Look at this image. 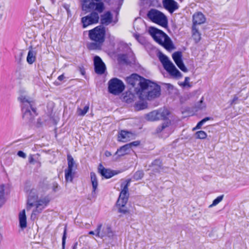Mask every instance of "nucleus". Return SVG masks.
<instances>
[{
  "label": "nucleus",
  "instance_id": "1",
  "mask_svg": "<svg viewBox=\"0 0 249 249\" xmlns=\"http://www.w3.org/2000/svg\"><path fill=\"white\" fill-rule=\"evenodd\" d=\"M18 99L21 104L23 118L27 122H32L37 115L34 99L24 90H19Z\"/></svg>",
  "mask_w": 249,
  "mask_h": 249
},
{
  "label": "nucleus",
  "instance_id": "2",
  "mask_svg": "<svg viewBox=\"0 0 249 249\" xmlns=\"http://www.w3.org/2000/svg\"><path fill=\"white\" fill-rule=\"evenodd\" d=\"M148 33L157 43L167 50L170 51L175 48L170 38L162 31L150 27L148 29Z\"/></svg>",
  "mask_w": 249,
  "mask_h": 249
},
{
  "label": "nucleus",
  "instance_id": "3",
  "mask_svg": "<svg viewBox=\"0 0 249 249\" xmlns=\"http://www.w3.org/2000/svg\"><path fill=\"white\" fill-rule=\"evenodd\" d=\"M138 91L141 98L150 100L160 96V88L158 85L146 80V84Z\"/></svg>",
  "mask_w": 249,
  "mask_h": 249
},
{
  "label": "nucleus",
  "instance_id": "4",
  "mask_svg": "<svg viewBox=\"0 0 249 249\" xmlns=\"http://www.w3.org/2000/svg\"><path fill=\"white\" fill-rule=\"evenodd\" d=\"M106 31L105 27L102 25L96 27L89 31V36L90 40L95 42L89 45V48L95 49L98 47V44L102 43L105 40Z\"/></svg>",
  "mask_w": 249,
  "mask_h": 249
},
{
  "label": "nucleus",
  "instance_id": "5",
  "mask_svg": "<svg viewBox=\"0 0 249 249\" xmlns=\"http://www.w3.org/2000/svg\"><path fill=\"white\" fill-rule=\"evenodd\" d=\"M147 16L153 22L163 27L167 25V19L165 15L157 9H151L147 13Z\"/></svg>",
  "mask_w": 249,
  "mask_h": 249
},
{
  "label": "nucleus",
  "instance_id": "6",
  "mask_svg": "<svg viewBox=\"0 0 249 249\" xmlns=\"http://www.w3.org/2000/svg\"><path fill=\"white\" fill-rule=\"evenodd\" d=\"M101 0H83L82 9L87 12L94 10L99 13H102L104 9V3L100 2Z\"/></svg>",
  "mask_w": 249,
  "mask_h": 249
},
{
  "label": "nucleus",
  "instance_id": "7",
  "mask_svg": "<svg viewBox=\"0 0 249 249\" xmlns=\"http://www.w3.org/2000/svg\"><path fill=\"white\" fill-rule=\"evenodd\" d=\"M130 183V179H127L121 184V187L122 189L117 202L118 206H124L126 204L129 196L128 186Z\"/></svg>",
  "mask_w": 249,
  "mask_h": 249
},
{
  "label": "nucleus",
  "instance_id": "8",
  "mask_svg": "<svg viewBox=\"0 0 249 249\" xmlns=\"http://www.w3.org/2000/svg\"><path fill=\"white\" fill-rule=\"evenodd\" d=\"M108 91L110 93L118 95L124 89L123 82L118 78H114L108 82Z\"/></svg>",
  "mask_w": 249,
  "mask_h": 249
},
{
  "label": "nucleus",
  "instance_id": "9",
  "mask_svg": "<svg viewBox=\"0 0 249 249\" xmlns=\"http://www.w3.org/2000/svg\"><path fill=\"white\" fill-rule=\"evenodd\" d=\"M96 236L101 238L111 237L113 235L111 226L108 224H100L95 230Z\"/></svg>",
  "mask_w": 249,
  "mask_h": 249
},
{
  "label": "nucleus",
  "instance_id": "10",
  "mask_svg": "<svg viewBox=\"0 0 249 249\" xmlns=\"http://www.w3.org/2000/svg\"><path fill=\"white\" fill-rule=\"evenodd\" d=\"M93 11L88 15L81 18V23L83 28H86L88 26L96 24L98 22L99 19V16L96 11L92 10Z\"/></svg>",
  "mask_w": 249,
  "mask_h": 249
},
{
  "label": "nucleus",
  "instance_id": "11",
  "mask_svg": "<svg viewBox=\"0 0 249 249\" xmlns=\"http://www.w3.org/2000/svg\"><path fill=\"white\" fill-rule=\"evenodd\" d=\"M126 82L134 87L136 85H139L140 87L139 89H141L142 87L145 86L146 84V79L142 78L137 74H132L130 76L126 78Z\"/></svg>",
  "mask_w": 249,
  "mask_h": 249
},
{
  "label": "nucleus",
  "instance_id": "12",
  "mask_svg": "<svg viewBox=\"0 0 249 249\" xmlns=\"http://www.w3.org/2000/svg\"><path fill=\"white\" fill-rule=\"evenodd\" d=\"M49 202V199L47 197H45L37 200L35 204V206H36V209L33 211L31 217H32L33 215H36L37 213H41L42 210L47 206Z\"/></svg>",
  "mask_w": 249,
  "mask_h": 249
},
{
  "label": "nucleus",
  "instance_id": "13",
  "mask_svg": "<svg viewBox=\"0 0 249 249\" xmlns=\"http://www.w3.org/2000/svg\"><path fill=\"white\" fill-rule=\"evenodd\" d=\"M94 65L95 71L98 74H103L106 69L105 64L98 56H95L94 58Z\"/></svg>",
  "mask_w": 249,
  "mask_h": 249
},
{
  "label": "nucleus",
  "instance_id": "14",
  "mask_svg": "<svg viewBox=\"0 0 249 249\" xmlns=\"http://www.w3.org/2000/svg\"><path fill=\"white\" fill-rule=\"evenodd\" d=\"M163 5L171 13L178 8L177 3L174 0H163Z\"/></svg>",
  "mask_w": 249,
  "mask_h": 249
},
{
  "label": "nucleus",
  "instance_id": "15",
  "mask_svg": "<svg viewBox=\"0 0 249 249\" xmlns=\"http://www.w3.org/2000/svg\"><path fill=\"white\" fill-rule=\"evenodd\" d=\"M38 196L36 194L35 190H31L30 192L27 200V211L30 210L32 207L35 206V204L37 200Z\"/></svg>",
  "mask_w": 249,
  "mask_h": 249
},
{
  "label": "nucleus",
  "instance_id": "16",
  "mask_svg": "<svg viewBox=\"0 0 249 249\" xmlns=\"http://www.w3.org/2000/svg\"><path fill=\"white\" fill-rule=\"evenodd\" d=\"M205 18L202 13H196L193 16V26L201 24L205 21Z\"/></svg>",
  "mask_w": 249,
  "mask_h": 249
},
{
  "label": "nucleus",
  "instance_id": "17",
  "mask_svg": "<svg viewBox=\"0 0 249 249\" xmlns=\"http://www.w3.org/2000/svg\"><path fill=\"white\" fill-rule=\"evenodd\" d=\"M134 135L130 132L122 130L119 134L118 139L120 141L125 142L133 139Z\"/></svg>",
  "mask_w": 249,
  "mask_h": 249
},
{
  "label": "nucleus",
  "instance_id": "18",
  "mask_svg": "<svg viewBox=\"0 0 249 249\" xmlns=\"http://www.w3.org/2000/svg\"><path fill=\"white\" fill-rule=\"evenodd\" d=\"M98 172L102 176L106 178H109L115 175L113 171L105 168L101 164L98 168Z\"/></svg>",
  "mask_w": 249,
  "mask_h": 249
},
{
  "label": "nucleus",
  "instance_id": "19",
  "mask_svg": "<svg viewBox=\"0 0 249 249\" xmlns=\"http://www.w3.org/2000/svg\"><path fill=\"white\" fill-rule=\"evenodd\" d=\"M36 51L32 46L29 47V50L27 56V62L29 64H33L36 60Z\"/></svg>",
  "mask_w": 249,
  "mask_h": 249
},
{
  "label": "nucleus",
  "instance_id": "20",
  "mask_svg": "<svg viewBox=\"0 0 249 249\" xmlns=\"http://www.w3.org/2000/svg\"><path fill=\"white\" fill-rule=\"evenodd\" d=\"M167 71H168L170 75L177 77L179 78L181 77L182 75L180 72L176 68L175 66L172 63L170 66H169L167 68L165 69Z\"/></svg>",
  "mask_w": 249,
  "mask_h": 249
},
{
  "label": "nucleus",
  "instance_id": "21",
  "mask_svg": "<svg viewBox=\"0 0 249 249\" xmlns=\"http://www.w3.org/2000/svg\"><path fill=\"white\" fill-rule=\"evenodd\" d=\"M158 57L164 69L167 68L169 66L173 63L171 61L169 60L168 57L162 53L161 52L159 53Z\"/></svg>",
  "mask_w": 249,
  "mask_h": 249
},
{
  "label": "nucleus",
  "instance_id": "22",
  "mask_svg": "<svg viewBox=\"0 0 249 249\" xmlns=\"http://www.w3.org/2000/svg\"><path fill=\"white\" fill-rule=\"evenodd\" d=\"M112 20V16L109 11L107 12L101 17V22L102 24L107 25L110 24Z\"/></svg>",
  "mask_w": 249,
  "mask_h": 249
},
{
  "label": "nucleus",
  "instance_id": "23",
  "mask_svg": "<svg viewBox=\"0 0 249 249\" xmlns=\"http://www.w3.org/2000/svg\"><path fill=\"white\" fill-rule=\"evenodd\" d=\"M130 150V145L127 143L118 149L116 152L115 155L118 154L119 156H123L129 153Z\"/></svg>",
  "mask_w": 249,
  "mask_h": 249
},
{
  "label": "nucleus",
  "instance_id": "24",
  "mask_svg": "<svg viewBox=\"0 0 249 249\" xmlns=\"http://www.w3.org/2000/svg\"><path fill=\"white\" fill-rule=\"evenodd\" d=\"M19 221L20 227L23 229L27 227L26 216L25 210H22L19 214Z\"/></svg>",
  "mask_w": 249,
  "mask_h": 249
},
{
  "label": "nucleus",
  "instance_id": "25",
  "mask_svg": "<svg viewBox=\"0 0 249 249\" xmlns=\"http://www.w3.org/2000/svg\"><path fill=\"white\" fill-rule=\"evenodd\" d=\"M90 179L92 186V194H96V190L97 189L98 182L96 175L94 172L90 173Z\"/></svg>",
  "mask_w": 249,
  "mask_h": 249
},
{
  "label": "nucleus",
  "instance_id": "26",
  "mask_svg": "<svg viewBox=\"0 0 249 249\" xmlns=\"http://www.w3.org/2000/svg\"><path fill=\"white\" fill-rule=\"evenodd\" d=\"M146 119L148 121H155L159 120L158 110H155L146 115Z\"/></svg>",
  "mask_w": 249,
  "mask_h": 249
},
{
  "label": "nucleus",
  "instance_id": "27",
  "mask_svg": "<svg viewBox=\"0 0 249 249\" xmlns=\"http://www.w3.org/2000/svg\"><path fill=\"white\" fill-rule=\"evenodd\" d=\"M159 113V120L166 119L170 114L169 111L167 108H160L158 110Z\"/></svg>",
  "mask_w": 249,
  "mask_h": 249
},
{
  "label": "nucleus",
  "instance_id": "28",
  "mask_svg": "<svg viewBox=\"0 0 249 249\" xmlns=\"http://www.w3.org/2000/svg\"><path fill=\"white\" fill-rule=\"evenodd\" d=\"M192 34L193 37L195 40L196 42H198L199 41L201 38L200 34L199 33L198 30L195 26H193L192 27Z\"/></svg>",
  "mask_w": 249,
  "mask_h": 249
},
{
  "label": "nucleus",
  "instance_id": "29",
  "mask_svg": "<svg viewBox=\"0 0 249 249\" xmlns=\"http://www.w3.org/2000/svg\"><path fill=\"white\" fill-rule=\"evenodd\" d=\"M68 168L66 170L73 171V168L75 167V162L73 158L71 155H68Z\"/></svg>",
  "mask_w": 249,
  "mask_h": 249
},
{
  "label": "nucleus",
  "instance_id": "30",
  "mask_svg": "<svg viewBox=\"0 0 249 249\" xmlns=\"http://www.w3.org/2000/svg\"><path fill=\"white\" fill-rule=\"evenodd\" d=\"M4 187V185H0V208L5 203Z\"/></svg>",
  "mask_w": 249,
  "mask_h": 249
},
{
  "label": "nucleus",
  "instance_id": "31",
  "mask_svg": "<svg viewBox=\"0 0 249 249\" xmlns=\"http://www.w3.org/2000/svg\"><path fill=\"white\" fill-rule=\"evenodd\" d=\"M171 124V122L170 121H166L165 122H164L161 125L159 126L157 129L156 132L157 133H160L161 132L163 129H164L165 128L168 127Z\"/></svg>",
  "mask_w": 249,
  "mask_h": 249
},
{
  "label": "nucleus",
  "instance_id": "32",
  "mask_svg": "<svg viewBox=\"0 0 249 249\" xmlns=\"http://www.w3.org/2000/svg\"><path fill=\"white\" fill-rule=\"evenodd\" d=\"M181 57V53L179 52H176L172 54V58L176 63L182 60Z\"/></svg>",
  "mask_w": 249,
  "mask_h": 249
},
{
  "label": "nucleus",
  "instance_id": "33",
  "mask_svg": "<svg viewBox=\"0 0 249 249\" xmlns=\"http://www.w3.org/2000/svg\"><path fill=\"white\" fill-rule=\"evenodd\" d=\"M65 177L67 182H71L73 180L72 171L68 170H65Z\"/></svg>",
  "mask_w": 249,
  "mask_h": 249
},
{
  "label": "nucleus",
  "instance_id": "34",
  "mask_svg": "<svg viewBox=\"0 0 249 249\" xmlns=\"http://www.w3.org/2000/svg\"><path fill=\"white\" fill-rule=\"evenodd\" d=\"M38 154L36 155H32L30 154L28 157V160L30 164H34L36 162H37L38 161V158L39 157Z\"/></svg>",
  "mask_w": 249,
  "mask_h": 249
},
{
  "label": "nucleus",
  "instance_id": "35",
  "mask_svg": "<svg viewBox=\"0 0 249 249\" xmlns=\"http://www.w3.org/2000/svg\"><path fill=\"white\" fill-rule=\"evenodd\" d=\"M213 120V119L211 117H207L202 119L201 121L199 122L196 126L194 128L193 130L197 129H200L201 127V126L207 121Z\"/></svg>",
  "mask_w": 249,
  "mask_h": 249
},
{
  "label": "nucleus",
  "instance_id": "36",
  "mask_svg": "<svg viewBox=\"0 0 249 249\" xmlns=\"http://www.w3.org/2000/svg\"><path fill=\"white\" fill-rule=\"evenodd\" d=\"M89 109V107L86 106L83 109L80 108H78L77 110V113L79 116H84L88 111Z\"/></svg>",
  "mask_w": 249,
  "mask_h": 249
},
{
  "label": "nucleus",
  "instance_id": "37",
  "mask_svg": "<svg viewBox=\"0 0 249 249\" xmlns=\"http://www.w3.org/2000/svg\"><path fill=\"white\" fill-rule=\"evenodd\" d=\"M195 135L196 138L200 139H204L207 137V134L205 131L202 130L197 131L195 133Z\"/></svg>",
  "mask_w": 249,
  "mask_h": 249
},
{
  "label": "nucleus",
  "instance_id": "38",
  "mask_svg": "<svg viewBox=\"0 0 249 249\" xmlns=\"http://www.w3.org/2000/svg\"><path fill=\"white\" fill-rule=\"evenodd\" d=\"M143 172L142 170L138 171L134 174L133 178L135 180L141 179L143 176Z\"/></svg>",
  "mask_w": 249,
  "mask_h": 249
},
{
  "label": "nucleus",
  "instance_id": "39",
  "mask_svg": "<svg viewBox=\"0 0 249 249\" xmlns=\"http://www.w3.org/2000/svg\"><path fill=\"white\" fill-rule=\"evenodd\" d=\"M223 197L224 195L218 196L216 198L213 200V203L210 205L209 207H212L213 206H216L223 200Z\"/></svg>",
  "mask_w": 249,
  "mask_h": 249
},
{
  "label": "nucleus",
  "instance_id": "40",
  "mask_svg": "<svg viewBox=\"0 0 249 249\" xmlns=\"http://www.w3.org/2000/svg\"><path fill=\"white\" fill-rule=\"evenodd\" d=\"M178 67L183 72H187V69L185 66L182 60L176 63Z\"/></svg>",
  "mask_w": 249,
  "mask_h": 249
},
{
  "label": "nucleus",
  "instance_id": "41",
  "mask_svg": "<svg viewBox=\"0 0 249 249\" xmlns=\"http://www.w3.org/2000/svg\"><path fill=\"white\" fill-rule=\"evenodd\" d=\"M189 80H190L189 77H186L185 78L184 81L183 82L180 83L179 84V85L180 86H182L183 87H191V85L189 83Z\"/></svg>",
  "mask_w": 249,
  "mask_h": 249
},
{
  "label": "nucleus",
  "instance_id": "42",
  "mask_svg": "<svg viewBox=\"0 0 249 249\" xmlns=\"http://www.w3.org/2000/svg\"><path fill=\"white\" fill-rule=\"evenodd\" d=\"M66 235H67V229H66V228L65 227L64 229L63 235V237H62V246L63 249H64V248H65V245L66 239Z\"/></svg>",
  "mask_w": 249,
  "mask_h": 249
},
{
  "label": "nucleus",
  "instance_id": "43",
  "mask_svg": "<svg viewBox=\"0 0 249 249\" xmlns=\"http://www.w3.org/2000/svg\"><path fill=\"white\" fill-rule=\"evenodd\" d=\"M63 6L66 10L68 15H69L71 13V11L70 10V8L71 6V3L70 2L64 3L63 4Z\"/></svg>",
  "mask_w": 249,
  "mask_h": 249
},
{
  "label": "nucleus",
  "instance_id": "44",
  "mask_svg": "<svg viewBox=\"0 0 249 249\" xmlns=\"http://www.w3.org/2000/svg\"><path fill=\"white\" fill-rule=\"evenodd\" d=\"M118 211L120 213H122L123 214H126L128 213V210L126 209V208L125 207V206H120Z\"/></svg>",
  "mask_w": 249,
  "mask_h": 249
},
{
  "label": "nucleus",
  "instance_id": "45",
  "mask_svg": "<svg viewBox=\"0 0 249 249\" xmlns=\"http://www.w3.org/2000/svg\"><path fill=\"white\" fill-rule=\"evenodd\" d=\"M205 105L203 104V98H202L200 101L199 104L197 105L196 108L197 110H198L202 109L203 108H205Z\"/></svg>",
  "mask_w": 249,
  "mask_h": 249
},
{
  "label": "nucleus",
  "instance_id": "46",
  "mask_svg": "<svg viewBox=\"0 0 249 249\" xmlns=\"http://www.w3.org/2000/svg\"><path fill=\"white\" fill-rule=\"evenodd\" d=\"M140 144V142L139 141H136L128 143V144L130 145V148L131 149L133 146H137Z\"/></svg>",
  "mask_w": 249,
  "mask_h": 249
},
{
  "label": "nucleus",
  "instance_id": "47",
  "mask_svg": "<svg viewBox=\"0 0 249 249\" xmlns=\"http://www.w3.org/2000/svg\"><path fill=\"white\" fill-rule=\"evenodd\" d=\"M17 155L19 157L25 159L26 158V154L22 151H19L18 152Z\"/></svg>",
  "mask_w": 249,
  "mask_h": 249
},
{
  "label": "nucleus",
  "instance_id": "48",
  "mask_svg": "<svg viewBox=\"0 0 249 249\" xmlns=\"http://www.w3.org/2000/svg\"><path fill=\"white\" fill-rule=\"evenodd\" d=\"M53 190L56 192L58 191V184L56 182H54L53 184V187H52Z\"/></svg>",
  "mask_w": 249,
  "mask_h": 249
},
{
  "label": "nucleus",
  "instance_id": "49",
  "mask_svg": "<svg viewBox=\"0 0 249 249\" xmlns=\"http://www.w3.org/2000/svg\"><path fill=\"white\" fill-rule=\"evenodd\" d=\"M153 165H158L159 166H160L161 165V161L159 160H155L152 163Z\"/></svg>",
  "mask_w": 249,
  "mask_h": 249
},
{
  "label": "nucleus",
  "instance_id": "50",
  "mask_svg": "<svg viewBox=\"0 0 249 249\" xmlns=\"http://www.w3.org/2000/svg\"><path fill=\"white\" fill-rule=\"evenodd\" d=\"M238 99V97L236 96V95H235L232 99V100L231 101V105L233 104H236V101Z\"/></svg>",
  "mask_w": 249,
  "mask_h": 249
},
{
  "label": "nucleus",
  "instance_id": "51",
  "mask_svg": "<svg viewBox=\"0 0 249 249\" xmlns=\"http://www.w3.org/2000/svg\"><path fill=\"white\" fill-rule=\"evenodd\" d=\"M65 78V76L64 75V74H61V75L59 76L58 77V80H59V81H62Z\"/></svg>",
  "mask_w": 249,
  "mask_h": 249
},
{
  "label": "nucleus",
  "instance_id": "52",
  "mask_svg": "<svg viewBox=\"0 0 249 249\" xmlns=\"http://www.w3.org/2000/svg\"><path fill=\"white\" fill-rule=\"evenodd\" d=\"M105 155L107 156V157H109V156H110L111 155V154L110 152L109 151H106L105 152Z\"/></svg>",
  "mask_w": 249,
  "mask_h": 249
},
{
  "label": "nucleus",
  "instance_id": "53",
  "mask_svg": "<svg viewBox=\"0 0 249 249\" xmlns=\"http://www.w3.org/2000/svg\"><path fill=\"white\" fill-rule=\"evenodd\" d=\"M89 234H90V235H96L95 231H90L89 232Z\"/></svg>",
  "mask_w": 249,
  "mask_h": 249
},
{
  "label": "nucleus",
  "instance_id": "54",
  "mask_svg": "<svg viewBox=\"0 0 249 249\" xmlns=\"http://www.w3.org/2000/svg\"><path fill=\"white\" fill-rule=\"evenodd\" d=\"M77 245H78V243L75 242L74 243L73 246L72 247V249H76Z\"/></svg>",
  "mask_w": 249,
  "mask_h": 249
},
{
  "label": "nucleus",
  "instance_id": "55",
  "mask_svg": "<svg viewBox=\"0 0 249 249\" xmlns=\"http://www.w3.org/2000/svg\"><path fill=\"white\" fill-rule=\"evenodd\" d=\"M126 56L125 55H123L121 57V58L125 61Z\"/></svg>",
  "mask_w": 249,
  "mask_h": 249
},
{
  "label": "nucleus",
  "instance_id": "56",
  "mask_svg": "<svg viewBox=\"0 0 249 249\" xmlns=\"http://www.w3.org/2000/svg\"><path fill=\"white\" fill-rule=\"evenodd\" d=\"M51 3H52V4H53L55 2V0H50Z\"/></svg>",
  "mask_w": 249,
  "mask_h": 249
},
{
  "label": "nucleus",
  "instance_id": "57",
  "mask_svg": "<svg viewBox=\"0 0 249 249\" xmlns=\"http://www.w3.org/2000/svg\"><path fill=\"white\" fill-rule=\"evenodd\" d=\"M81 72L82 75H84L85 74V71L84 70H81Z\"/></svg>",
  "mask_w": 249,
  "mask_h": 249
},
{
  "label": "nucleus",
  "instance_id": "58",
  "mask_svg": "<svg viewBox=\"0 0 249 249\" xmlns=\"http://www.w3.org/2000/svg\"><path fill=\"white\" fill-rule=\"evenodd\" d=\"M135 36H136V39H138L139 36L138 35H136Z\"/></svg>",
  "mask_w": 249,
  "mask_h": 249
}]
</instances>
